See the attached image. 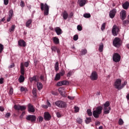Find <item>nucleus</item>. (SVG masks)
<instances>
[{"label": "nucleus", "instance_id": "obj_1", "mask_svg": "<svg viewBox=\"0 0 129 129\" xmlns=\"http://www.w3.org/2000/svg\"><path fill=\"white\" fill-rule=\"evenodd\" d=\"M126 81L124 82L123 84H121V80L120 79H118L116 80L114 84V86L116 88V89H118V90H120L122 89L125 85H126Z\"/></svg>", "mask_w": 129, "mask_h": 129}, {"label": "nucleus", "instance_id": "obj_2", "mask_svg": "<svg viewBox=\"0 0 129 129\" xmlns=\"http://www.w3.org/2000/svg\"><path fill=\"white\" fill-rule=\"evenodd\" d=\"M103 108L102 106H98L96 108L95 110L93 111V115L95 118H98L99 117V114L102 112V109Z\"/></svg>", "mask_w": 129, "mask_h": 129}, {"label": "nucleus", "instance_id": "obj_3", "mask_svg": "<svg viewBox=\"0 0 129 129\" xmlns=\"http://www.w3.org/2000/svg\"><path fill=\"white\" fill-rule=\"evenodd\" d=\"M40 9L41 11H44V15L45 16L49 15V6L47 4L41 3Z\"/></svg>", "mask_w": 129, "mask_h": 129}, {"label": "nucleus", "instance_id": "obj_4", "mask_svg": "<svg viewBox=\"0 0 129 129\" xmlns=\"http://www.w3.org/2000/svg\"><path fill=\"white\" fill-rule=\"evenodd\" d=\"M109 102L107 101L104 104V114H108L109 112H110V110H111V108L109 107Z\"/></svg>", "mask_w": 129, "mask_h": 129}, {"label": "nucleus", "instance_id": "obj_5", "mask_svg": "<svg viewBox=\"0 0 129 129\" xmlns=\"http://www.w3.org/2000/svg\"><path fill=\"white\" fill-rule=\"evenodd\" d=\"M55 104L59 108H65L67 106V103L63 101H57L55 102Z\"/></svg>", "mask_w": 129, "mask_h": 129}, {"label": "nucleus", "instance_id": "obj_6", "mask_svg": "<svg viewBox=\"0 0 129 129\" xmlns=\"http://www.w3.org/2000/svg\"><path fill=\"white\" fill-rule=\"evenodd\" d=\"M113 45L114 47H116L117 48L120 47V45H121V41H120V39L117 37L115 38L113 41Z\"/></svg>", "mask_w": 129, "mask_h": 129}, {"label": "nucleus", "instance_id": "obj_7", "mask_svg": "<svg viewBox=\"0 0 129 129\" xmlns=\"http://www.w3.org/2000/svg\"><path fill=\"white\" fill-rule=\"evenodd\" d=\"M112 58L113 61H114V62H116V63H117V62H119L120 61V55L117 53H114L113 54Z\"/></svg>", "mask_w": 129, "mask_h": 129}, {"label": "nucleus", "instance_id": "obj_8", "mask_svg": "<svg viewBox=\"0 0 129 129\" xmlns=\"http://www.w3.org/2000/svg\"><path fill=\"white\" fill-rule=\"evenodd\" d=\"M118 32H119V28H118V27H117L116 25H114L112 29V33L113 35L117 36Z\"/></svg>", "mask_w": 129, "mask_h": 129}, {"label": "nucleus", "instance_id": "obj_9", "mask_svg": "<svg viewBox=\"0 0 129 129\" xmlns=\"http://www.w3.org/2000/svg\"><path fill=\"white\" fill-rule=\"evenodd\" d=\"M90 78L91 80L94 81V80H97L98 79V75L97 74V73L95 71H94L92 73Z\"/></svg>", "mask_w": 129, "mask_h": 129}, {"label": "nucleus", "instance_id": "obj_10", "mask_svg": "<svg viewBox=\"0 0 129 129\" xmlns=\"http://www.w3.org/2000/svg\"><path fill=\"white\" fill-rule=\"evenodd\" d=\"M36 116L34 115H29L26 117V119L27 120H31L32 122L36 121Z\"/></svg>", "mask_w": 129, "mask_h": 129}, {"label": "nucleus", "instance_id": "obj_11", "mask_svg": "<svg viewBox=\"0 0 129 129\" xmlns=\"http://www.w3.org/2000/svg\"><path fill=\"white\" fill-rule=\"evenodd\" d=\"M120 17L121 20H124L126 18V12L125 11L123 10L120 13Z\"/></svg>", "mask_w": 129, "mask_h": 129}, {"label": "nucleus", "instance_id": "obj_12", "mask_svg": "<svg viewBox=\"0 0 129 129\" xmlns=\"http://www.w3.org/2000/svg\"><path fill=\"white\" fill-rule=\"evenodd\" d=\"M115 14H116V9H113L109 13V16L111 19H113L115 16Z\"/></svg>", "mask_w": 129, "mask_h": 129}, {"label": "nucleus", "instance_id": "obj_13", "mask_svg": "<svg viewBox=\"0 0 129 129\" xmlns=\"http://www.w3.org/2000/svg\"><path fill=\"white\" fill-rule=\"evenodd\" d=\"M58 92L62 96H65V93H66V91L65 90V88H64L63 87H60L58 89Z\"/></svg>", "mask_w": 129, "mask_h": 129}, {"label": "nucleus", "instance_id": "obj_14", "mask_svg": "<svg viewBox=\"0 0 129 129\" xmlns=\"http://www.w3.org/2000/svg\"><path fill=\"white\" fill-rule=\"evenodd\" d=\"M44 118L45 120H50L51 119V115L48 112H46L44 114Z\"/></svg>", "mask_w": 129, "mask_h": 129}, {"label": "nucleus", "instance_id": "obj_15", "mask_svg": "<svg viewBox=\"0 0 129 129\" xmlns=\"http://www.w3.org/2000/svg\"><path fill=\"white\" fill-rule=\"evenodd\" d=\"M29 81H30V82H33V81L38 82V81H39V78H38V76L35 75L32 78H29Z\"/></svg>", "mask_w": 129, "mask_h": 129}, {"label": "nucleus", "instance_id": "obj_16", "mask_svg": "<svg viewBox=\"0 0 129 129\" xmlns=\"http://www.w3.org/2000/svg\"><path fill=\"white\" fill-rule=\"evenodd\" d=\"M78 4H79L80 7H83L86 4V0H78Z\"/></svg>", "mask_w": 129, "mask_h": 129}, {"label": "nucleus", "instance_id": "obj_17", "mask_svg": "<svg viewBox=\"0 0 129 129\" xmlns=\"http://www.w3.org/2000/svg\"><path fill=\"white\" fill-rule=\"evenodd\" d=\"M55 31L57 34V35H61V34H62V29H61V28H60V27H56L55 28Z\"/></svg>", "mask_w": 129, "mask_h": 129}, {"label": "nucleus", "instance_id": "obj_18", "mask_svg": "<svg viewBox=\"0 0 129 129\" xmlns=\"http://www.w3.org/2000/svg\"><path fill=\"white\" fill-rule=\"evenodd\" d=\"M18 45L21 47H26V42L24 40H19L18 41Z\"/></svg>", "mask_w": 129, "mask_h": 129}, {"label": "nucleus", "instance_id": "obj_19", "mask_svg": "<svg viewBox=\"0 0 129 129\" xmlns=\"http://www.w3.org/2000/svg\"><path fill=\"white\" fill-rule=\"evenodd\" d=\"M28 111L31 112H35V108H34V107L31 104H29L28 105Z\"/></svg>", "mask_w": 129, "mask_h": 129}, {"label": "nucleus", "instance_id": "obj_20", "mask_svg": "<svg viewBox=\"0 0 129 129\" xmlns=\"http://www.w3.org/2000/svg\"><path fill=\"white\" fill-rule=\"evenodd\" d=\"M20 68H21V73L22 75H24V74H25V69L24 68V63L23 62L21 63Z\"/></svg>", "mask_w": 129, "mask_h": 129}, {"label": "nucleus", "instance_id": "obj_21", "mask_svg": "<svg viewBox=\"0 0 129 129\" xmlns=\"http://www.w3.org/2000/svg\"><path fill=\"white\" fill-rule=\"evenodd\" d=\"M123 9L124 10H127L128 9L129 7V3L128 2H125L123 5H122Z\"/></svg>", "mask_w": 129, "mask_h": 129}, {"label": "nucleus", "instance_id": "obj_22", "mask_svg": "<svg viewBox=\"0 0 129 129\" xmlns=\"http://www.w3.org/2000/svg\"><path fill=\"white\" fill-rule=\"evenodd\" d=\"M69 14L66 11H64L62 13V17L64 20H67L68 18Z\"/></svg>", "mask_w": 129, "mask_h": 129}, {"label": "nucleus", "instance_id": "obj_23", "mask_svg": "<svg viewBox=\"0 0 129 129\" xmlns=\"http://www.w3.org/2000/svg\"><path fill=\"white\" fill-rule=\"evenodd\" d=\"M37 86L38 90H41L43 88V85L40 82H37Z\"/></svg>", "mask_w": 129, "mask_h": 129}, {"label": "nucleus", "instance_id": "obj_24", "mask_svg": "<svg viewBox=\"0 0 129 129\" xmlns=\"http://www.w3.org/2000/svg\"><path fill=\"white\" fill-rule=\"evenodd\" d=\"M18 80L20 83L24 82V81H25V77H24V76L21 75L18 79Z\"/></svg>", "mask_w": 129, "mask_h": 129}, {"label": "nucleus", "instance_id": "obj_25", "mask_svg": "<svg viewBox=\"0 0 129 129\" xmlns=\"http://www.w3.org/2000/svg\"><path fill=\"white\" fill-rule=\"evenodd\" d=\"M99 52H102L103 51V43H100L99 46Z\"/></svg>", "mask_w": 129, "mask_h": 129}, {"label": "nucleus", "instance_id": "obj_26", "mask_svg": "<svg viewBox=\"0 0 129 129\" xmlns=\"http://www.w3.org/2000/svg\"><path fill=\"white\" fill-rule=\"evenodd\" d=\"M54 68L55 71H58V70H59V62L58 61L56 62L54 66Z\"/></svg>", "mask_w": 129, "mask_h": 129}, {"label": "nucleus", "instance_id": "obj_27", "mask_svg": "<svg viewBox=\"0 0 129 129\" xmlns=\"http://www.w3.org/2000/svg\"><path fill=\"white\" fill-rule=\"evenodd\" d=\"M15 29H16V26L15 25H13L11 26V27L9 29V32L10 33H12V32H14V31H15Z\"/></svg>", "mask_w": 129, "mask_h": 129}, {"label": "nucleus", "instance_id": "obj_28", "mask_svg": "<svg viewBox=\"0 0 129 129\" xmlns=\"http://www.w3.org/2000/svg\"><path fill=\"white\" fill-rule=\"evenodd\" d=\"M87 53V50L86 49H82L81 51V55H83Z\"/></svg>", "mask_w": 129, "mask_h": 129}, {"label": "nucleus", "instance_id": "obj_29", "mask_svg": "<svg viewBox=\"0 0 129 129\" xmlns=\"http://www.w3.org/2000/svg\"><path fill=\"white\" fill-rule=\"evenodd\" d=\"M60 78H61V76L60 75V74H56L55 78V80L57 81V80H59Z\"/></svg>", "mask_w": 129, "mask_h": 129}, {"label": "nucleus", "instance_id": "obj_30", "mask_svg": "<svg viewBox=\"0 0 129 129\" xmlns=\"http://www.w3.org/2000/svg\"><path fill=\"white\" fill-rule=\"evenodd\" d=\"M53 42L55 43V44H59V39H58L57 37H54Z\"/></svg>", "mask_w": 129, "mask_h": 129}, {"label": "nucleus", "instance_id": "obj_31", "mask_svg": "<svg viewBox=\"0 0 129 129\" xmlns=\"http://www.w3.org/2000/svg\"><path fill=\"white\" fill-rule=\"evenodd\" d=\"M14 108L16 110H20V109L21 108V105H14Z\"/></svg>", "mask_w": 129, "mask_h": 129}, {"label": "nucleus", "instance_id": "obj_32", "mask_svg": "<svg viewBox=\"0 0 129 129\" xmlns=\"http://www.w3.org/2000/svg\"><path fill=\"white\" fill-rule=\"evenodd\" d=\"M4 45L0 43V54H2L3 53V51H4Z\"/></svg>", "mask_w": 129, "mask_h": 129}, {"label": "nucleus", "instance_id": "obj_33", "mask_svg": "<svg viewBox=\"0 0 129 129\" xmlns=\"http://www.w3.org/2000/svg\"><path fill=\"white\" fill-rule=\"evenodd\" d=\"M31 24H32V20H29L26 23V27H30Z\"/></svg>", "mask_w": 129, "mask_h": 129}, {"label": "nucleus", "instance_id": "obj_34", "mask_svg": "<svg viewBox=\"0 0 129 129\" xmlns=\"http://www.w3.org/2000/svg\"><path fill=\"white\" fill-rule=\"evenodd\" d=\"M86 123L88 124L89 122H91V117H87L85 120Z\"/></svg>", "mask_w": 129, "mask_h": 129}, {"label": "nucleus", "instance_id": "obj_35", "mask_svg": "<svg viewBox=\"0 0 129 129\" xmlns=\"http://www.w3.org/2000/svg\"><path fill=\"white\" fill-rule=\"evenodd\" d=\"M83 17L84 18H90V17H91V15L89 13H86V14H84Z\"/></svg>", "mask_w": 129, "mask_h": 129}, {"label": "nucleus", "instance_id": "obj_36", "mask_svg": "<svg viewBox=\"0 0 129 129\" xmlns=\"http://www.w3.org/2000/svg\"><path fill=\"white\" fill-rule=\"evenodd\" d=\"M87 113L89 116H91V115H92V112L90 109H87Z\"/></svg>", "mask_w": 129, "mask_h": 129}, {"label": "nucleus", "instance_id": "obj_37", "mask_svg": "<svg viewBox=\"0 0 129 129\" xmlns=\"http://www.w3.org/2000/svg\"><path fill=\"white\" fill-rule=\"evenodd\" d=\"M32 93L34 96H36L37 95V89L34 88L32 90Z\"/></svg>", "mask_w": 129, "mask_h": 129}, {"label": "nucleus", "instance_id": "obj_38", "mask_svg": "<svg viewBox=\"0 0 129 129\" xmlns=\"http://www.w3.org/2000/svg\"><path fill=\"white\" fill-rule=\"evenodd\" d=\"M13 15H14V11L13 10H11L9 11V17H11L12 18L13 17Z\"/></svg>", "mask_w": 129, "mask_h": 129}, {"label": "nucleus", "instance_id": "obj_39", "mask_svg": "<svg viewBox=\"0 0 129 129\" xmlns=\"http://www.w3.org/2000/svg\"><path fill=\"white\" fill-rule=\"evenodd\" d=\"M26 108H27V107H26V106H21L20 105V110H21L22 111H23V110H26Z\"/></svg>", "mask_w": 129, "mask_h": 129}, {"label": "nucleus", "instance_id": "obj_40", "mask_svg": "<svg viewBox=\"0 0 129 129\" xmlns=\"http://www.w3.org/2000/svg\"><path fill=\"white\" fill-rule=\"evenodd\" d=\"M118 123L119 125H122L123 124V120H122V119L120 118L118 121Z\"/></svg>", "mask_w": 129, "mask_h": 129}, {"label": "nucleus", "instance_id": "obj_41", "mask_svg": "<svg viewBox=\"0 0 129 129\" xmlns=\"http://www.w3.org/2000/svg\"><path fill=\"white\" fill-rule=\"evenodd\" d=\"M60 75V76H63L64 74H65V71H64V70H62L59 73H58Z\"/></svg>", "mask_w": 129, "mask_h": 129}, {"label": "nucleus", "instance_id": "obj_42", "mask_svg": "<svg viewBox=\"0 0 129 129\" xmlns=\"http://www.w3.org/2000/svg\"><path fill=\"white\" fill-rule=\"evenodd\" d=\"M57 49H58V48H57L56 46H52L51 47V50L53 52H56L57 51Z\"/></svg>", "mask_w": 129, "mask_h": 129}, {"label": "nucleus", "instance_id": "obj_43", "mask_svg": "<svg viewBox=\"0 0 129 129\" xmlns=\"http://www.w3.org/2000/svg\"><path fill=\"white\" fill-rule=\"evenodd\" d=\"M105 23H104L102 24V26H101V30L102 31H103V30H104V29H105Z\"/></svg>", "mask_w": 129, "mask_h": 129}, {"label": "nucleus", "instance_id": "obj_44", "mask_svg": "<svg viewBox=\"0 0 129 129\" xmlns=\"http://www.w3.org/2000/svg\"><path fill=\"white\" fill-rule=\"evenodd\" d=\"M61 82L62 83V85H67L69 84V83L67 81H61Z\"/></svg>", "mask_w": 129, "mask_h": 129}, {"label": "nucleus", "instance_id": "obj_45", "mask_svg": "<svg viewBox=\"0 0 129 129\" xmlns=\"http://www.w3.org/2000/svg\"><path fill=\"white\" fill-rule=\"evenodd\" d=\"M77 121L78 123H82V119L80 118H78L77 119Z\"/></svg>", "mask_w": 129, "mask_h": 129}, {"label": "nucleus", "instance_id": "obj_46", "mask_svg": "<svg viewBox=\"0 0 129 129\" xmlns=\"http://www.w3.org/2000/svg\"><path fill=\"white\" fill-rule=\"evenodd\" d=\"M72 75V71L69 72V73L67 74V77H71Z\"/></svg>", "mask_w": 129, "mask_h": 129}, {"label": "nucleus", "instance_id": "obj_47", "mask_svg": "<svg viewBox=\"0 0 129 129\" xmlns=\"http://www.w3.org/2000/svg\"><path fill=\"white\" fill-rule=\"evenodd\" d=\"M73 39L74 41H77V40H78V35H74Z\"/></svg>", "mask_w": 129, "mask_h": 129}, {"label": "nucleus", "instance_id": "obj_48", "mask_svg": "<svg viewBox=\"0 0 129 129\" xmlns=\"http://www.w3.org/2000/svg\"><path fill=\"white\" fill-rule=\"evenodd\" d=\"M68 98H69V99H70V100H73L74 98H75V97L68 96Z\"/></svg>", "mask_w": 129, "mask_h": 129}, {"label": "nucleus", "instance_id": "obj_49", "mask_svg": "<svg viewBox=\"0 0 129 129\" xmlns=\"http://www.w3.org/2000/svg\"><path fill=\"white\" fill-rule=\"evenodd\" d=\"M77 29L78 31H82V27L80 25H78L77 26Z\"/></svg>", "mask_w": 129, "mask_h": 129}, {"label": "nucleus", "instance_id": "obj_50", "mask_svg": "<svg viewBox=\"0 0 129 129\" xmlns=\"http://www.w3.org/2000/svg\"><path fill=\"white\" fill-rule=\"evenodd\" d=\"M129 23V21L128 20H124L123 21V25H127V24H128Z\"/></svg>", "mask_w": 129, "mask_h": 129}, {"label": "nucleus", "instance_id": "obj_51", "mask_svg": "<svg viewBox=\"0 0 129 129\" xmlns=\"http://www.w3.org/2000/svg\"><path fill=\"white\" fill-rule=\"evenodd\" d=\"M4 2L5 6H8V5H9V0H4Z\"/></svg>", "mask_w": 129, "mask_h": 129}, {"label": "nucleus", "instance_id": "obj_52", "mask_svg": "<svg viewBox=\"0 0 129 129\" xmlns=\"http://www.w3.org/2000/svg\"><path fill=\"white\" fill-rule=\"evenodd\" d=\"M20 6L22 7V8H24L25 7V3H24V2L22 1L20 3Z\"/></svg>", "mask_w": 129, "mask_h": 129}, {"label": "nucleus", "instance_id": "obj_53", "mask_svg": "<svg viewBox=\"0 0 129 129\" xmlns=\"http://www.w3.org/2000/svg\"><path fill=\"white\" fill-rule=\"evenodd\" d=\"M29 64H30L29 61H26L24 63V66H25V67H29Z\"/></svg>", "mask_w": 129, "mask_h": 129}, {"label": "nucleus", "instance_id": "obj_54", "mask_svg": "<svg viewBox=\"0 0 129 129\" xmlns=\"http://www.w3.org/2000/svg\"><path fill=\"white\" fill-rule=\"evenodd\" d=\"M38 119L39 122H42V121H43V119H44V118L42 116L39 117Z\"/></svg>", "mask_w": 129, "mask_h": 129}, {"label": "nucleus", "instance_id": "obj_55", "mask_svg": "<svg viewBox=\"0 0 129 129\" xmlns=\"http://www.w3.org/2000/svg\"><path fill=\"white\" fill-rule=\"evenodd\" d=\"M4 80H5L4 78H0V84H3L4 83Z\"/></svg>", "mask_w": 129, "mask_h": 129}, {"label": "nucleus", "instance_id": "obj_56", "mask_svg": "<svg viewBox=\"0 0 129 129\" xmlns=\"http://www.w3.org/2000/svg\"><path fill=\"white\" fill-rule=\"evenodd\" d=\"M75 112H78V111H79V107H75Z\"/></svg>", "mask_w": 129, "mask_h": 129}, {"label": "nucleus", "instance_id": "obj_57", "mask_svg": "<svg viewBox=\"0 0 129 129\" xmlns=\"http://www.w3.org/2000/svg\"><path fill=\"white\" fill-rule=\"evenodd\" d=\"M56 116L57 117H61V113H60V112H57L56 113Z\"/></svg>", "mask_w": 129, "mask_h": 129}, {"label": "nucleus", "instance_id": "obj_58", "mask_svg": "<svg viewBox=\"0 0 129 129\" xmlns=\"http://www.w3.org/2000/svg\"><path fill=\"white\" fill-rule=\"evenodd\" d=\"M62 85H63L62 82H59L57 83V86H62Z\"/></svg>", "mask_w": 129, "mask_h": 129}, {"label": "nucleus", "instance_id": "obj_59", "mask_svg": "<svg viewBox=\"0 0 129 129\" xmlns=\"http://www.w3.org/2000/svg\"><path fill=\"white\" fill-rule=\"evenodd\" d=\"M13 93H14V89L11 88L10 90V94H13Z\"/></svg>", "mask_w": 129, "mask_h": 129}, {"label": "nucleus", "instance_id": "obj_60", "mask_svg": "<svg viewBox=\"0 0 129 129\" xmlns=\"http://www.w3.org/2000/svg\"><path fill=\"white\" fill-rule=\"evenodd\" d=\"M20 91L23 92V91H25L26 89L24 88V87H21L20 88Z\"/></svg>", "mask_w": 129, "mask_h": 129}, {"label": "nucleus", "instance_id": "obj_61", "mask_svg": "<svg viewBox=\"0 0 129 129\" xmlns=\"http://www.w3.org/2000/svg\"><path fill=\"white\" fill-rule=\"evenodd\" d=\"M5 116L6 117L9 118L10 116H11V113H7L5 115Z\"/></svg>", "mask_w": 129, "mask_h": 129}, {"label": "nucleus", "instance_id": "obj_62", "mask_svg": "<svg viewBox=\"0 0 129 129\" xmlns=\"http://www.w3.org/2000/svg\"><path fill=\"white\" fill-rule=\"evenodd\" d=\"M47 105L49 107H51V103H50V102H49V100H47Z\"/></svg>", "mask_w": 129, "mask_h": 129}, {"label": "nucleus", "instance_id": "obj_63", "mask_svg": "<svg viewBox=\"0 0 129 129\" xmlns=\"http://www.w3.org/2000/svg\"><path fill=\"white\" fill-rule=\"evenodd\" d=\"M14 67H15V64L12 63L9 67V68H14Z\"/></svg>", "mask_w": 129, "mask_h": 129}, {"label": "nucleus", "instance_id": "obj_64", "mask_svg": "<svg viewBox=\"0 0 129 129\" xmlns=\"http://www.w3.org/2000/svg\"><path fill=\"white\" fill-rule=\"evenodd\" d=\"M4 110H5V108H4L3 107L0 106V111H4Z\"/></svg>", "mask_w": 129, "mask_h": 129}]
</instances>
